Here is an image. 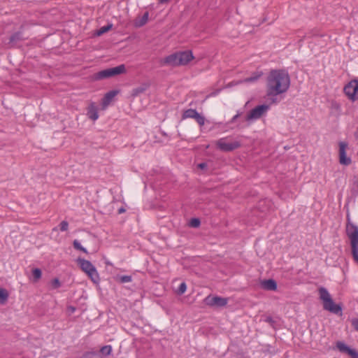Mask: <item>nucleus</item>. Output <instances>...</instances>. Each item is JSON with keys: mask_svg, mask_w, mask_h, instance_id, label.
<instances>
[{"mask_svg": "<svg viewBox=\"0 0 358 358\" xmlns=\"http://www.w3.org/2000/svg\"><path fill=\"white\" fill-rule=\"evenodd\" d=\"M290 86V77L285 69H272L266 78V95L274 97L287 92ZM273 102L275 99H272Z\"/></svg>", "mask_w": 358, "mask_h": 358, "instance_id": "nucleus-1", "label": "nucleus"}, {"mask_svg": "<svg viewBox=\"0 0 358 358\" xmlns=\"http://www.w3.org/2000/svg\"><path fill=\"white\" fill-rule=\"evenodd\" d=\"M347 220L346 234L350 240L352 257L358 263V227L350 222L348 215Z\"/></svg>", "mask_w": 358, "mask_h": 358, "instance_id": "nucleus-2", "label": "nucleus"}, {"mask_svg": "<svg viewBox=\"0 0 358 358\" xmlns=\"http://www.w3.org/2000/svg\"><path fill=\"white\" fill-rule=\"evenodd\" d=\"M319 294L320 299L323 301V308L329 312L338 314L341 312L342 308L340 305L334 303L327 289L323 287L319 288Z\"/></svg>", "mask_w": 358, "mask_h": 358, "instance_id": "nucleus-3", "label": "nucleus"}, {"mask_svg": "<svg viewBox=\"0 0 358 358\" xmlns=\"http://www.w3.org/2000/svg\"><path fill=\"white\" fill-rule=\"evenodd\" d=\"M125 71V66L121 64L113 68L106 69L98 71L93 74L92 78L94 80H101L124 73Z\"/></svg>", "mask_w": 358, "mask_h": 358, "instance_id": "nucleus-4", "label": "nucleus"}, {"mask_svg": "<svg viewBox=\"0 0 358 358\" xmlns=\"http://www.w3.org/2000/svg\"><path fill=\"white\" fill-rule=\"evenodd\" d=\"M81 270L87 274L92 282L96 283L99 280V273L95 266L88 260L78 257L76 260Z\"/></svg>", "mask_w": 358, "mask_h": 358, "instance_id": "nucleus-5", "label": "nucleus"}, {"mask_svg": "<svg viewBox=\"0 0 358 358\" xmlns=\"http://www.w3.org/2000/svg\"><path fill=\"white\" fill-rule=\"evenodd\" d=\"M27 39H28V36L25 35L22 30V27H21L20 30L13 33L8 37V41L3 39V42L6 45L7 48L11 49L18 48L19 44Z\"/></svg>", "mask_w": 358, "mask_h": 358, "instance_id": "nucleus-6", "label": "nucleus"}, {"mask_svg": "<svg viewBox=\"0 0 358 358\" xmlns=\"http://www.w3.org/2000/svg\"><path fill=\"white\" fill-rule=\"evenodd\" d=\"M270 106L266 104L259 105L252 108L245 116V121L250 122L259 119L269 110Z\"/></svg>", "mask_w": 358, "mask_h": 358, "instance_id": "nucleus-7", "label": "nucleus"}, {"mask_svg": "<svg viewBox=\"0 0 358 358\" xmlns=\"http://www.w3.org/2000/svg\"><path fill=\"white\" fill-rule=\"evenodd\" d=\"M344 93L352 101L358 100V80H353L348 83L343 89Z\"/></svg>", "mask_w": 358, "mask_h": 358, "instance_id": "nucleus-8", "label": "nucleus"}, {"mask_svg": "<svg viewBox=\"0 0 358 358\" xmlns=\"http://www.w3.org/2000/svg\"><path fill=\"white\" fill-rule=\"evenodd\" d=\"M217 148L224 152H230L238 148L241 143L238 141L227 142L226 138H220L216 142Z\"/></svg>", "mask_w": 358, "mask_h": 358, "instance_id": "nucleus-9", "label": "nucleus"}, {"mask_svg": "<svg viewBox=\"0 0 358 358\" xmlns=\"http://www.w3.org/2000/svg\"><path fill=\"white\" fill-rule=\"evenodd\" d=\"M205 302L210 306L224 307L227 304L228 299L227 298L217 296H208L205 299Z\"/></svg>", "mask_w": 358, "mask_h": 358, "instance_id": "nucleus-10", "label": "nucleus"}, {"mask_svg": "<svg viewBox=\"0 0 358 358\" xmlns=\"http://www.w3.org/2000/svg\"><path fill=\"white\" fill-rule=\"evenodd\" d=\"M348 148V143L345 142L339 143V162L341 164L348 166L352 162L351 159L346 156V149Z\"/></svg>", "mask_w": 358, "mask_h": 358, "instance_id": "nucleus-11", "label": "nucleus"}, {"mask_svg": "<svg viewBox=\"0 0 358 358\" xmlns=\"http://www.w3.org/2000/svg\"><path fill=\"white\" fill-rule=\"evenodd\" d=\"M160 64L162 66H180L178 61V52L171 54L160 61Z\"/></svg>", "mask_w": 358, "mask_h": 358, "instance_id": "nucleus-12", "label": "nucleus"}, {"mask_svg": "<svg viewBox=\"0 0 358 358\" xmlns=\"http://www.w3.org/2000/svg\"><path fill=\"white\" fill-rule=\"evenodd\" d=\"M179 64L186 65L194 59L191 51L178 52Z\"/></svg>", "mask_w": 358, "mask_h": 358, "instance_id": "nucleus-13", "label": "nucleus"}, {"mask_svg": "<svg viewBox=\"0 0 358 358\" xmlns=\"http://www.w3.org/2000/svg\"><path fill=\"white\" fill-rule=\"evenodd\" d=\"M87 115L88 117L93 121H95L99 118L98 108H97L95 103L92 102L89 105V106L87 108Z\"/></svg>", "mask_w": 358, "mask_h": 358, "instance_id": "nucleus-14", "label": "nucleus"}, {"mask_svg": "<svg viewBox=\"0 0 358 358\" xmlns=\"http://www.w3.org/2000/svg\"><path fill=\"white\" fill-rule=\"evenodd\" d=\"M261 287L265 290L275 291L277 289V282L273 279L261 281Z\"/></svg>", "mask_w": 358, "mask_h": 358, "instance_id": "nucleus-15", "label": "nucleus"}, {"mask_svg": "<svg viewBox=\"0 0 358 358\" xmlns=\"http://www.w3.org/2000/svg\"><path fill=\"white\" fill-rule=\"evenodd\" d=\"M118 91L111 90L107 92L102 99V105L103 108L106 107L111 102L113 99L117 94Z\"/></svg>", "mask_w": 358, "mask_h": 358, "instance_id": "nucleus-16", "label": "nucleus"}, {"mask_svg": "<svg viewBox=\"0 0 358 358\" xmlns=\"http://www.w3.org/2000/svg\"><path fill=\"white\" fill-rule=\"evenodd\" d=\"M263 75V73L262 71H255L252 73V76L250 77H248L243 80L241 83H255L258 80L259 78H261Z\"/></svg>", "mask_w": 358, "mask_h": 358, "instance_id": "nucleus-17", "label": "nucleus"}, {"mask_svg": "<svg viewBox=\"0 0 358 358\" xmlns=\"http://www.w3.org/2000/svg\"><path fill=\"white\" fill-rule=\"evenodd\" d=\"M197 114H198V112L195 109L189 108V109L184 110V112L182 115V118L183 120L187 119V118L194 119Z\"/></svg>", "mask_w": 358, "mask_h": 358, "instance_id": "nucleus-18", "label": "nucleus"}, {"mask_svg": "<svg viewBox=\"0 0 358 358\" xmlns=\"http://www.w3.org/2000/svg\"><path fill=\"white\" fill-rule=\"evenodd\" d=\"M148 87L147 84H143L141 86L136 87L132 90L131 95L133 96H137L139 94L143 93Z\"/></svg>", "mask_w": 358, "mask_h": 358, "instance_id": "nucleus-19", "label": "nucleus"}, {"mask_svg": "<svg viewBox=\"0 0 358 358\" xmlns=\"http://www.w3.org/2000/svg\"><path fill=\"white\" fill-rule=\"evenodd\" d=\"M149 13L148 12L144 13L143 16L139 20H136L135 25L137 27H141L145 25L148 20Z\"/></svg>", "mask_w": 358, "mask_h": 358, "instance_id": "nucleus-20", "label": "nucleus"}, {"mask_svg": "<svg viewBox=\"0 0 358 358\" xmlns=\"http://www.w3.org/2000/svg\"><path fill=\"white\" fill-rule=\"evenodd\" d=\"M351 193L353 196L358 195V177L354 176L351 187Z\"/></svg>", "mask_w": 358, "mask_h": 358, "instance_id": "nucleus-21", "label": "nucleus"}, {"mask_svg": "<svg viewBox=\"0 0 358 358\" xmlns=\"http://www.w3.org/2000/svg\"><path fill=\"white\" fill-rule=\"evenodd\" d=\"M336 347L340 352H344L346 354H348V352L351 350L350 348H349L348 345H346L344 343H343L341 341H338L336 343Z\"/></svg>", "mask_w": 358, "mask_h": 358, "instance_id": "nucleus-22", "label": "nucleus"}, {"mask_svg": "<svg viewBox=\"0 0 358 358\" xmlns=\"http://www.w3.org/2000/svg\"><path fill=\"white\" fill-rule=\"evenodd\" d=\"M8 298V293L6 289L0 288V303L4 304Z\"/></svg>", "mask_w": 358, "mask_h": 358, "instance_id": "nucleus-23", "label": "nucleus"}, {"mask_svg": "<svg viewBox=\"0 0 358 358\" xmlns=\"http://www.w3.org/2000/svg\"><path fill=\"white\" fill-rule=\"evenodd\" d=\"M42 275V271L40 268H36L32 270L33 282H37Z\"/></svg>", "mask_w": 358, "mask_h": 358, "instance_id": "nucleus-24", "label": "nucleus"}, {"mask_svg": "<svg viewBox=\"0 0 358 358\" xmlns=\"http://www.w3.org/2000/svg\"><path fill=\"white\" fill-rule=\"evenodd\" d=\"M81 358H103L101 355L97 352H85Z\"/></svg>", "mask_w": 358, "mask_h": 358, "instance_id": "nucleus-25", "label": "nucleus"}, {"mask_svg": "<svg viewBox=\"0 0 358 358\" xmlns=\"http://www.w3.org/2000/svg\"><path fill=\"white\" fill-rule=\"evenodd\" d=\"M73 248L76 250L82 251V252H85L86 254L88 253L87 250L81 245L80 243L78 240H74L73 241Z\"/></svg>", "mask_w": 358, "mask_h": 358, "instance_id": "nucleus-26", "label": "nucleus"}, {"mask_svg": "<svg viewBox=\"0 0 358 358\" xmlns=\"http://www.w3.org/2000/svg\"><path fill=\"white\" fill-rule=\"evenodd\" d=\"M113 27V24H109L106 26H103L102 27H101L98 31H97V36H101L103 34H105L106 32L108 31L110 29H111Z\"/></svg>", "mask_w": 358, "mask_h": 358, "instance_id": "nucleus-27", "label": "nucleus"}, {"mask_svg": "<svg viewBox=\"0 0 358 358\" xmlns=\"http://www.w3.org/2000/svg\"><path fill=\"white\" fill-rule=\"evenodd\" d=\"M112 352V347L111 345H104L103 346L100 352L103 355H109Z\"/></svg>", "mask_w": 358, "mask_h": 358, "instance_id": "nucleus-28", "label": "nucleus"}, {"mask_svg": "<svg viewBox=\"0 0 358 358\" xmlns=\"http://www.w3.org/2000/svg\"><path fill=\"white\" fill-rule=\"evenodd\" d=\"M201 221L199 218H192L189 221V226L194 228H197L200 226Z\"/></svg>", "mask_w": 358, "mask_h": 358, "instance_id": "nucleus-29", "label": "nucleus"}, {"mask_svg": "<svg viewBox=\"0 0 358 358\" xmlns=\"http://www.w3.org/2000/svg\"><path fill=\"white\" fill-rule=\"evenodd\" d=\"M194 120L196 121V122L199 124V126H203L205 124V117L201 115V114H199L198 113V114L196 115V116L195 117Z\"/></svg>", "mask_w": 358, "mask_h": 358, "instance_id": "nucleus-30", "label": "nucleus"}, {"mask_svg": "<svg viewBox=\"0 0 358 358\" xmlns=\"http://www.w3.org/2000/svg\"><path fill=\"white\" fill-rule=\"evenodd\" d=\"M119 281L121 283L129 282L132 280V278L131 275H121L118 277Z\"/></svg>", "mask_w": 358, "mask_h": 358, "instance_id": "nucleus-31", "label": "nucleus"}, {"mask_svg": "<svg viewBox=\"0 0 358 358\" xmlns=\"http://www.w3.org/2000/svg\"><path fill=\"white\" fill-rule=\"evenodd\" d=\"M186 289H187L186 283L183 282L179 285L178 290H177V293L178 294L181 295L185 292Z\"/></svg>", "mask_w": 358, "mask_h": 358, "instance_id": "nucleus-32", "label": "nucleus"}, {"mask_svg": "<svg viewBox=\"0 0 358 358\" xmlns=\"http://www.w3.org/2000/svg\"><path fill=\"white\" fill-rule=\"evenodd\" d=\"M50 285L52 289H57L61 287V282L58 278H55L51 281Z\"/></svg>", "mask_w": 358, "mask_h": 358, "instance_id": "nucleus-33", "label": "nucleus"}, {"mask_svg": "<svg viewBox=\"0 0 358 358\" xmlns=\"http://www.w3.org/2000/svg\"><path fill=\"white\" fill-rule=\"evenodd\" d=\"M68 227H69V223L65 220L61 222V223L59 224V229L62 231H67Z\"/></svg>", "mask_w": 358, "mask_h": 358, "instance_id": "nucleus-34", "label": "nucleus"}, {"mask_svg": "<svg viewBox=\"0 0 358 358\" xmlns=\"http://www.w3.org/2000/svg\"><path fill=\"white\" fill-rule=\"evenodd\" d=\"M348 355H350L352 358H358V352L354 349H351Z\"/></svg>", "mask_w": 358, "mask_h": 358, "instance_id": "nucleus-35", "label": "nucleus"}, {"mask_svg": "<svg viewBox=\"0 0 358 358\" xmlns=\"http://www.w3.org/2000/svg\"><path fill=\"white\" fill-rule=\"evenodd\" d=\"M265 322L268 323V324H270L271 326H273L274 324V323H275L274 320L271 316L266 317V319H265Z\"/></svg>", "mask_w": 358, "mask_h": 358, "instance_id": "nucleus-36", "label": "nucleus"}, {"mask_svg": "<svg viewBox=\"0 0 358 358\" xmlns=\"http://www.w3.org/2000/svg\"><path fill=\"white\" fill-rule=\"evenodd\" d=\"M352 324L354 329L358 331V319H355L352 321Z\"/></svg>", "mask_w": 358, "mask_h": 358, "instance_id": "nucleus-37", "label": "nucleus"}, {"mask_svg": "<svg viewBox=\"0 0 358 358\" xmlns=\"http://www.w3.org/2000/svg\"><path fill=\"white\" fill-rule=\"evenodd\" d=\"M241 116V113H237L236 115H235L232 118L231 120H230V122L231 123H234L236 121V120Z\"/></svg>", "mask_w": 358, "mask_h": 358, "instance_id": "nucleus-38", "label": "nucleus"}, {"mask_svg": "<svg viewBox=\"0 0 358 358\" xmlns=\"http://www.w3.org/2000/svg\"><path fill=\"white\" fill-rule=\"evenodd\" d=\"M207 166V164L206 163H201L198 164V167L203 169Z\"/></svg>", "mask_w": 358, "mask_h": 358, "instance_id": "nucleus-39", "label": "nucleus"}, {"mask_svg": "<svg viewBox=\"0 0 358 358\" xmlns=\"http://www.w3.org/2000/svg\"><path fill=\"white\" fill-rule=\"evenodd\" d=\"M248 125H249V124H243L242 123H239V124H238V128H244V127H248Z\"/></svg>", "mask_w": 358, "mask_h": 358, "instance_id": "nucleus-40", "label": "nucleus"}, {"mask_svg": "<svg viewBox=\"0 0 358 358\" xmlns=\"http://www.w3.org/2000/svg\"><path fill=\"white\" fill-rule=\"evenodd\" d=\"M169 0H158L159 3H166L169 1Z\"/></svg>", "mask_w": 358, "mask_h": 358, "instance_id": "nucleus-41", "label": "nucleus"}, {"mask_svg": "<svg viewBox=\"0 0 358 358\" xmlns=\"http://www.w3.org/2000/svg\"><path fill=\"white\" fill-rule=\"evenodd\" d=\"M118 212H119V213H122L124 212V209L123 208H121L119 209Z\"/></svg>", "mask_w": 358, "mask_h": 358, "instance_id": "nucleus-42", "label": "nucleus"}, {"mask_svg": "<svg viewBox=\"0 0 358 358\" xmlns=\"http://www.w3.org/2000/svg\"><path fill=\"white\" fill-rule=\"evenodd\" d=\"M355 136H356V137H357V138H358V127H357V131H356V133H355Z\"/></svg>", "mask_w": 358, "mask_h": 358, "instance_id": "nucleus-43", "label": "nucleus"}]
</instances>
